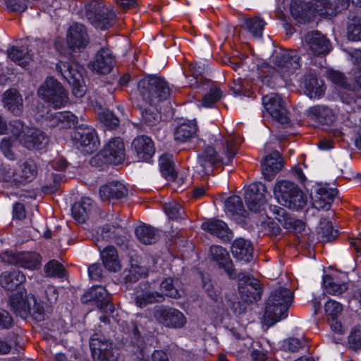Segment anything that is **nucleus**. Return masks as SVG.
<instances>
[{"mask_svg":"<svg viewBox=\"0 0 361 361\" xmlns=\"http://www.w3.org/2000/svg\"><path fill=\"white\" fill-rule=\"evenodd\" d=\"M300 66V57L297 51L278 47L274 49L268 62L258 65V71L262 82L275 88L290 81Z\"/></svg>","mask_w":361,"mask_h":361,"instance_id":"1","label":"nucleus"},{"mask_svg":"<svg viewBox=\"0 0 361 361\" xmlns=\"http://www.w3.org/2000/svg\"><path fill=\"white\" fill-rule=\"evenodd\" d=\"M240 138L231 136L225 142L216 140L214 147H207L198 154L197 161L204 173L212 171L214 166L219 164H230L237 153Z\"/></svg>","mask_w":361,"mask_h":361,"instance_id":"2","label":"nucleus"},{"mask_svg":"<svg viewBox=\"0 0 361 361\" xmlns=\"http://www.w3.org/2000/svg\"><path fill=\"white\" fill-rule=\"evenodd\" d=\"M293 301V293L287 288L279 287L274 290L266 304L264 317L270 320L269 325L288 317V310Z\"/></svg>","mask_w":361,"mask_h":361,"instance_id":"3","label":"nucleus"},{"mask_svg":"<svg viewBox=\"0 0 361 361\" xmlns=\"http://www.w3.org/2000/svg\"><path fill=\"white\" fill-rule=\"evenodd\" d=\"M137 90L142 99L149 105L145 107L142 112V117L145 123L154 126L156 125L157 114L158 109L157 107L158 98V78L155 76H148L140 80L137 85Z\"/></svg>","mask_w":361,"mask_h":361,"instance_id":"4","label":"nucleus"},{"mask_svg":"<svg viewBox=\"0 0 361 361\" xmlns=\"http://www.w3.org/2000/svg\"><path fill=\"white\" fill-rule=\"evenodd\" d=\"M11 133L19 142L29 149H41L48 144L47 135L41 130L28 127L19 120L10 123Z\"/></svg>","mask_w":361,"mask_h":361,"instance_id":"5","label":"nucleus"},{"mask_svg":"<svg viewBox=\"0 0 361 361\" xmlns=\"http://www.w3.org/2000/svg\"><path fill=\"white\" fill-rule=\"evenodd\" d=\"M10 306L14 313L23 319L29 315L37 322L44 319L43 305L37 302L34 295H26L25 292L18 291L13 294L10 297Z\"/></svg>","mask_w":361,"mask_h":361,"instance_id":"6","label":"nucleus"},{"mask_svg":"<svg viewBox=\"0 0 361 361\" xmlns=\"http://www.w3.org/2000/svg\"><path fill=\"white\" fill-rule=\"evenodd\" d=\"M274 195L279 204L290 209H302L307 204L306 196L290 181H278L274 188Z\"/></svg>","mask_w":361,"mask_h":361,"instance_id":"7","label":"nucleus"},{"mask_svg":"<svg viewBox=\"0 0 361 361\" xmlns=\"http://www.w3.org/2000/svg\"><path fill=\"white\" fill-rule=\"evenodd\" d=\"M37 94L39 98L54 109L64 107L69 102L67 90L52 77L47 78L39 86Z\"/></svg>","mask_w":361,"mask_h":361,"instance_id":"8","label":"nucleus"},{"mask_svg":"<svg viewBox=\"0 0 361 361\" xmlns=\"http://www.w3.org/2000/svg\"><path fill=\"white\" fill-rule=\"evenodd\" d=\"M85 15L89 22L100 30L108 29L116 22L115 13L106 7L100 0H90L87 3Z\"/></svg>","mask_w":361,"mask_h":361,"instance_id":"9","label":"nucleus"},{"mask_svg":"<svg viewBox=\"0 0 361 361\" xmlns=\"http://www.w3.org/2000/svg\"><path fill=\"white\" fill-rule=\"evenodd\" d=\"M56 69L72 86L73 95L77 98L82 97L86 92V86L83 81L82 67L74 61H60L56 65Z\"/></svg>","mask_w":361,"mask_h":361,"instance_id":"10","label":"nucleus"},{"mask_svg":"<svg viewBox=\"0 0 361 361\" xmlns=\"http://www.w3.org/2000/svg\"><path fill=\"white\" fill-rule=\"evenodd\" d=\"M125 157L126 149L123 140L120 137H114L104 145L100 153L90 159V164L100 166V161L104 164H119L124 161Z\"/></svg>","mask_w":361,"mask_h":361,"instance_id":"11","label":"nucleus"},{"mask_svg":"<svg viewBox=\"0 0 361 361\" xmlns=\"http://www.w3.org/2000/svg\"><path fill=\"white\" fill-rule=\"evenodd\" d=\"M351 61L354 64L351 74L355 84L351 87L347 82L344 75L338 71H331L328 74L329 80L338 87L351 91L350 95L356 89H361V49H353L349 53Z\"/></svg>","mask_w":361,"mask_h":361,"instance_id":"12","label":"nucleus"},{"mask_svg":"<svg viewBox=\"0 0 361 361\" xmlns=\"http://www.w3.org/2000/svg\"><path fill=\"white\" fill-rule=\"evenodd\" d=\"M268 195L264 184L258 182L249 185L244 193L245 202L248 209L255 213L264 210Z\"/></svg>","mask_w":361,"mask_h":361,"instance_id":"13","label":"nucleus"},{"mask_svg":"<svg viewBox=\"0 0 361 361\" xmlns=\"http://www.w3.org/2000/svg\"><path fill=\"white\" fill-rule=\"evenodd\" d=\"M239 294L245 302H254L261 298L262 288L255 279L246 272H240L238 274Z\"/></svg>","mask_w":361,"mask_h":361,"instance_id":"14","label":"nucleus"},{"mask_svg":"<svg viewBox=\"0 0 361 361\" xmlns=\"http://www.w3.org/2000/svg\"><path fill=\"white\" fill-rule=\"evenodd\" d=\"M1 258L4 262L30 270L38 269L41 266L40 256L33 252H11L6 251L1 254Z\"/></svg>","mask_w":361,"mask_h":361,"instance_id":"15","label":"nucleus"},{"mask_svg":"<svg viewBox=\"0 0 361 361\" xmlns=\"http://www.w3.org/2000/svg\"><path fill=\"white\" fill-rule=\"evenodd\" d=\"M73 140L78 148L85 154L93 152L99 145L95 130L91 128H81L75 130Z\"/></svg>","mask_w":361,"mask_h":361,"instance_id":"16","label":"nucleus"},{"mask_svg":"<svg viewBox=\"0 0 361 361\" xmlns=\"http://www.w3.org/2000/svg\"><path fill=\"white\" fill-rule=\"evenodd\" d=\"M262 104L266 111L276 121L281 123L288 122L286 110L281 97L276 93L263 96Z\"/></svg>","mask_w":361,"mask_h":361,"instance_id":"17","label":"nucleus"},{"mask_svg":"<svg viewBox=\"0 0 361 361\" xmlns=\"http://www.w3.org/2000/svg\"><path fill=\"white\" fill-rule=\"evenodd\" d=\"M304 40L305 46L315 56H324L331 50L329 40L319 31L307 32Z\"/></svg>","mask_w":361,"mask_h":361,"instance_id":"18","label":"nucleus"},{"mask_svg":"<svg viewBox=\"0 0 361 361\" xmlns=\"http://www.w3.org/2000/svg\"><path fill=\"white\" fill-rule=\"evenodd\" d=\"M37 174L36 165L33 161H25L22 164L20 169L15 171L8 169L4 176L6 182H13L15 184L31 181Z\"/></svg>","mask_w":361,"mask_h":361,"instance_id":"19","label":"nucleus"},{"mask_svg":"<svg viewBox=\"0 0 361 361\" xmlns=\"http://www.w3.org/2000/svg\"><path fill=\"white\" fill-rule=\"evenodd\" d=\"M336 195L337 190L336 189L329 188L326 185H318L314 190V192L311 195L312 205L318 210H329Z\"/></svg>","mask_w":361,"mask_h":361,"instance_id":"20","label":"nucleus"},{"mask_svg":"<svg viewBox=\"0 0 361 361\" xmlns=\"http://www.w3.org/2000/svg\"><path fill=\"white\" fill-rule=\"evenodd\" d=\"M133 150L139 161H148L155 153L152 140L145 135L136 137L132 142Z\"/></svg>","mask_w":361,"mask_h":361,"instance_id":"21","label":"nucleus"},{"mask_svg":"<svg viewBox=\"0 0 361 361\" xmlns=\"http://www.w3.org/2000/svg\"><path fill=\"white\" fill-rule=\"evenodd\" d=\"M269 209L274 219L285 228L297 233H300L305 229L304 222L292 218L286 213L285 209L276 205H270Z\"/></svg>","mask_w":361,"mask_h":361,"instance_id":"22","label":"nucleus"},{"mask_svg":"<svg viewBox=\"0 0 361 361\" xmlns=\"http://www.w3.org/2000/svg\"><path fill=\"white\" fill-rule=\"evenodd\" d=\"M67 43L72 49H84L89 42L85 27L80 23L73 24L67 32Z\"/></svg>","mask_w":361,"mask_h":361,"instance_id":"23","label":"nucleus"},{"mask_svg":"<svg viewBox=\"0 0 361 361\" xmlns=\"http://www.w3.org/2000/svg\"><path fill=\"white\" fill-rule=\"evenodd\" d=\"M115 63V59L109 49H101L95 54L92 63V68L101 74L109 73Z\"/></svg>","mask_w":361,"mask_h":361,"instance_id":"24","label":"nucleus"},{"mask_svg":"<svg viewBox=\"0 0 361 361\" xmlns=\"http://www.w3.org/2000/svg\"><path fill=\"white\" fill-rule=\"evenodd\" d=\"M305 94L310 99H319L325 92L324 84L314 74L305 75L301 82Z\"/></svg>","mask_w":361,"mask_h":361,"instance_id":"25","label":"nucleus"},{"mask_svg":"<svg viewBox=\"0 0 361 361\" xmlns=\"http://www.w3.org/2000/svg\"><path fill=\"white\" fill-rule=\"evenodd\" d=\"M347 278L345 273L324 275L323 276V286L326 292L334 295L342 294L348 289V285L345 282Z\"/></svg>","mask_w":361,"mask_h":361,"instance_id":"26","label":"nucleus"},{"mask_svg":"<svg viewBox=\"0 0 361 361\" xmlns=\"http://www.w3.org/2000/svg\"><path fill=\"white\" fill-rule=\"evenodd\" d=\"M85 297L95 301L97 307L104 312L106 313L114 312V307L110 302L109 293L103 286H93L85 295Z\"/></svg>","mask_w":361,"mask_h":361,"instance_id":"27","label":"nucleus"},{"mask_svg":"<svg viewBox=\"0 0 361 361\" xmlns=\"http://www.w3.org/2000/svg\"><path fill=\"white\" fill-rule=\"evenodd\" d=\"M262 173L266 180H271L281 169L282 161L280 153L274 150L267 155L261 162Z\"/></svg>","mask_w":361,"mask_h":361,"instance_id":"28","label":"nucleus"},{"mask_svg":"<svg viewBox=\"0 0 361 361\" xmlns=\"http://www.w3.org/2000/svg\"><path fill=\"white\" fill-rule=\"evenodd\" d=\"M201 227L204 231L225 241L230 240L233 237V233L227 224L220 219H211L203 222Z\"/></svg>","mask_w":361,"mask_h":361,"instance_id":"29","label":"nucleus"},{"mask_svg":"<svg viewBox=\"0 0 361 361\" xmlns=\"http://www.w3.org/2000/svg\"><path fill=\"white\" fill-rule=\"evenodd\" d=\"M308 117L322 125H330L336 120L334 111L325 105H314L307 110Z\"/></svg>","mask_w":361,"mask_h":361,"instance_id":"30","label":"nucleus"},{"mask_svg":"<svg viewBox=\"0 0 361 361\" xmlns=\"http://www.w3.org/2000/svg\"><path fill=\"white\" fill-rule=\"evenodd\" d=\"M212 258L219 267L224 269L230 279L235 278L233 272V263L227 251L221 246L212 245L210 247Z\"/></svg>","mask_w":361,"mask_h":361,"instance_id":"31","label":"nucleus"},{"mask_svg":"<svg viewBox=\"0 0 361 361\" xmlns=\"http://www.w3.org/2000/svg\"><path fill=\"white\" fill-rule=\"evenodd\" d=\"M169 327L181 328L186 323V318L179 310L171 307L159 308V319Z\"/></svg>","mask_w":361,"mask_h":361,"instance_id":"32","label":"nucleus"},{"mask_svg":"<svg viewBox=\"0 0 361 361\" xmlns=\"http://www.w3.org/2000/svg\"><path fill=\"white\" fill-rule=\"evenodd\" d=\"M128 195L126 185L118 181H112L103 185L99 189V195L102 200L124 198Z\"/></svg>","mask_w":361,"mask_h":361,"instance_id":"33","label":"nucleus"},{"mask_svg":"<svg viewBox=\"0 0 361 361\" xmlns=\"http://www.w3.org/2000/svg\"><path fill=\"white\" fill-rule=\"evenodd\" d=\"M90 347L95 361L116 355L111 343L106 339L102 340L97 337H92L90 339Z\"/></svg>","mask_w":361,"mask_h":361,"instance_id":"34","label":"nucleus"},{"mask_svg":"<svg viewBox=\"0 0 361 361\" xmlns=\"http://www.w3.org/2000/svg\"><path fill=\"white\" fill-rule=\"evenodd\" d=\"M51 127L59 128H70L78 124V117L71 111L56 112L47 116Z\"/></svg>","mask_w":361,"mask_h":361,"instance_id":"35","label":"nucleus"},{"mask_svg":"<svg viewBox=\"0 0 361 361\" xmlns=\"http://www.w3.org/2000/svg\"><path fill=\"white\" fill-rule=\"evenodd\" d=\"M252 245L250 240L238 238L232 244L233 256L239 261L250 262L252 258Z\"/></svg>","mask_w":361,"mask_h":361,"instance_id":"36","label":"nucleus"},{"mask_svg":"<svg viewBox=\"0 0 361 361\" xmlns=\"http://www.w3.org/2000/svg\"><path fill=\"white\" fill-rule=\"evenodd\" d=\"M292 16L299 23H306L314 17V12L307 3L300 0H292L290 3Z\"/></svg>","mask_w":361,"mask_h":361,"instance_id":"37","label":"nucleus"},{"mask_svg":"<svg viewBox=\"0 0 361 361\" xmlns=\"http://www.w3.org/2000/svg\"><path fill=\"white\" fill-rule=\"evenodd\" d=\"M4 105L15 115H20L23 111V99L15 89H11L4 92L3 97Z\"/></svg>","mask_w":361,"mask_h":361,"instance_id":"38","label":"nucleus"},{"mask_svg":"<svg viewBox=\"0 0 361 361\" xmlns=\"http://www.w3.org/2000/svg\"><path fill=\"white\" fill-rule=\"evenodd\" d=\"M8 54L12 61L23 68H26L31 62L39 60L38 57H35L34 54L30 55L27 48L24 47H11L8 49Z\"/></svg>","mask_w":361,"mask_h":361,"instance_id":"39","label":"nucleus"},{"mask_svg":"<svg viewBox=\"0 0 361 361\" xmlns=\"http://www.w3.org/2000/svg\"><path fill=\"white\" fill-rule=\"evenodd\" d=\"M159 171L161 176L168 182L176 181L177 173L171 154L164 153L159 156Z\"/></svg>","mask_w":361,"mask_h":361,"instance_id":"40","label":"nucleus"},{"mask_svg":"<svg viewBox=\"0 0 361 361\" xmlns=\"http://www.w3.org/2000/svg\"><path fill=\"white\" fill-rule=\"evenodd\" d=\"M93 209V201L89 197H82L72 207V215L79 223H84Z\"/></svg>","mask_w":361,"mask_h":361,"instance_id":"41","label":"nucleus"},{"mask_svg":"<svg viewBox=\"0 0 361 361\" xmlns=\"http://www.w3.org/2000/svg\"><path fill=\"white\" fill-rule=\"evenodd\" d=\"M25 276L18 270L5 271L0 279L1 286L8 290H13L25 281Z\"/></svg>","mask_w":361,"mask_h":361,"instance_id":"42","label":"nucleus"},{"mask_svg":"<svg viewBox=\"0 0 361 361\" xmlns=\"http://www.w3.org/2000/svg\"><path fill=\"white\" fill-rule=\"evenodd\" d=\"M197 130L195 121L184 122L176 127L174 131V140L177 142H185L195 135Z\"/></svg>","mask_w":361,"mask_h":361,"instance_id":"43","label":"nucleus"},{"mask_svg":"<svg viewBox=\"0 0 361 361\" xmlns=\"http://www.w3.org/2000/svg\"><path fill=\"white\" fill-rule=\"evenodd\" d=\"M101 257L104 267L110 271L116 272L121 269L120 262L118 260V255L116 248L113 246H107L101 252Z\"/></svg>","mask_w":361,"mask_h":361,"instance_id":"44","label":"nucleus"},{"mask_svg":"<svg viewBox=\"0 0 361 361\" xmlns=\"http://www.w3.org/2000/svg\"><path fill=\"white\" fill-rule=\"evenodd\" d=\"M178 279L173 280L171 278L166 279L159 285V297L161 295L170 298H180L184 294V290L179 288Z\"/></svg>","mask_w":361,"mask_h":361,"instance_id":"45","label":"nucleus"},{"mask_svg":"<svg viewBox=\"0 0 361 361\" xmlns=\"http://www.w3.org/2000/svg\"><path fill=\"white\" fill-rule=\"evenodd\" d=\"M135 233L137 240L145 245H150L156 242V231L147 224L137 226Z\"/></svg>","mask_w":361,"mask_h":361,"instance_id":"46","label":"nucleus"},{"mask_svg":"<svg viewBox=\"0 0 361 361\" xmlns=\"http://www.w3.org/2000/svg\"><path fill=\"white\" fill-rule=\"evenodd\" d=\"M163 210L169 219L178 221L185 218L184 209L179 203L171 201L163 205Z\"/></svg>","mask_w":361,"mask_h":361,"instance_id":"47","label":"nucleus"},{"mask_svg":"<svg viewBox=\"0 0 361 361\" xmlns=\"http://www.w3.org/2000/svg\"><path fill=\"white\" fill-rule=\"evenodd\" d=\"M307 4H309L310 8L314 12V16L316 14L322 16H331L336 15V11L328 0H311Z\"/></svg>","mask_w":361,"mask_h":361,"instance_id":"48","label":"nucleus"},{"mask_svg":"<svg viewBox=\"0 0 361 361\" xmlns=\"http://www.w3.org/2000/svg\"><path fill=\"white\" fill-rule=\"evenodd\" d=\"M223 97V92L217 86L213 85L209 87L202 99V106L204 108H212Z\"/></svg>","mask_w":361,"mask_h":361,"instance_id":"49","label":"nucleus"},{"mask_svg":"<svg viewBox=\"0 0 361 361\" xmlns=\"http://www.w3.org/2000/svg\"><path fill=\"white\" fill-rule=\"evenodd\" d=\"M225 207L226 211L232 215H243L245 212L241 199L237 195L228 197L225 202Z\"/></svg>","mask_w":361,"mask_h":361,"instance_id":"50","label":"nucleus"},{"mask_svg":"<svg viewBox=\"0 0 361 361\" xmlns=\"http://www.w3.org/2000/svg\"><path fill=\"white\" fill-rule=\"evenodd\" d=\"M265 22L259 18H252L246 20L245 26L248 31L257 38H262Z\"/></svg>","mask_w":361,"mask_h":361,"instance_id":"51","label":"nucleus"},{"mask_svg":"<svg viewBox=\"0 0 361 361\" xmlns=\"http://www.w3.org/2000/svg\"><path fill=\"white\" fill-rule=\"evenodd\" d=\"M348 37L353 41L361 39V16L357 15L350 20L348 25Z\"/></svg>","mask_w":361,"mask_h":361,"instance_id":"52","label":"nucleus"},{"mask_svg":"<svg viewBox=\"0 0 361 361\" xmlns=\"http://www.w3.org/2000/svg\"><path fill=\"white\" fill-rule=\"evenodd\" d=\"M190 68L194 77L190 80V85L191 87H195L196 88L205 90L206 88L204 87V86L207 85L208 82H202V80L199 82L198 79L197 78V76L201 75L203 73L204 71V65L195 63L191 65Z\"/></svg>","mask_w":361,"mask_h":361,"instance_id":"53","label":"nucleus"},{"mask_svg":"<svg viewBox=\"0 0 361 361\" xmlns=\"http://www.w3.org/2000/svg\"><path fill=\"white\" fill-rule=\"evenodd\" d=\"M44 271L49 276L62 277L65 275L63 266L56 260H51L44 267Z\"/></svg>","mask_w":361,"mask_h":361,"instance_id":"54","label":"nucleus"},{"mask_svg":"<svg viewBox=\"0 0 361 361\" xmlns=\"http://www.w3.org/2000/svg\"><path fill=\"white\" fill-rule=\"evenodd\" d=\"M98 116L100 121L108 128H113L119 124L118 118L109 110L101 111Z\"/></svg>","mask_w":361,"mask_h":361,"instance_id":"55","label":"nucleus"},{"mask_svg":"<svg viewBox=\"0 0 361 361\" xmlns=\"http://www.w3.org/2000/svg\"><path fill=\"white\" fill-rule=\"evenodd\" d=\"M157 293L146 292L136 296L135 304L137 307L144 308L155 302L157 301Z\"/></svg>","mask_w":361,"mask_h":361,"instance_id":"56","label":"nucleus"},{"mask_svg":"<svg viewBox=\"0 0 361 361\" xmlns=\"http://www.w3.org/2000/svg\"><path fill=\"white\" fill-rule=\"evenodd\" d=\"M343 310L342 305L334 300H329L324 305V310L331 319L337 318Z\"/></svg>","mask_w":361,"mask_h":361,"instance_id":"57","label":"nucleus"},{"mask_svg":"<svg viewBox=\"0 0 361 361\" xmlns=\"http://www.w3.org/2000/svg\"><path fill=\"white\" fill-rule=\"evenodd\" d=\"M320 230V237L325 241H331L337 235V231L334 229L332 224L329 221L321 223Z\"/></svg>","mask_w":361,"mask_h":361,"instance_id":"58","label":"nucleus"},{"mask_svg":"<svg viewBox=\"0 0 361 361\" xmlns=\"http://www.w3.org/2000/svg\"><path fill=\"white\" fill-rule=\"evenodd\" d=\"M302 346L301 341L297 338H289L283 341L282 348L286 351L297 352Z\"/></svg>","mask_w":361,"mask_h":361,"instance_id":"59","label":"nucleus"},{"mask_svg":"<svg viewBox=\"0 0 361 361\" xmlns=\"http://www.w3.org/2000/svg\"><path fill=\"white\" fill-rule=\"evenodd\" d=\"M13 140L10 137H4L0 143V149L5 157L8 159H13L14 154L12 151Z\"/></svg>","mask_w":361,"mask_h":361,"instance_id":"60","label":"nucleus"},{"mask_svg":"<svg viewBox=\"0 0 361 361\" xmlns=\"http://www.w3.org/2000/svg\"><path fill=\"white\" fill-rule=\"evenodd\" d=\"M7 8L15 12H24L27 9L26 0H5Z\"/></svg>","mask_w":361,"mask_h":361,"instance_id":"61","label":"nucleus"},{"mask_svg":"<svg viewBox=\"0 0 361 361\" xmlns=\"http://www.w3.org/2000/svg\"><path fill=\"white\" fill-rule=\"evenodd\" d=\"M203 287L207 292L209 297L215 302L222 303V298L219 296V293L214 289L212 284L210 283L209 281H206L204 278H202Z\"/></svg>","mask_w":361,"mask_h":361,"instance_id":"62","label":"nucleus"},{"mask_svg":"<svg viewBox=\"0 0 361 361\" xmlns=\"http://www.w3.org/2000/svg\"><path fill=\"white\" fill-rule=\"evenodd\" d=\"M171 92L169 84L164 78L159 76V102L167 99L170 97Z\"/></svg>","mask_w":361,"mask_h":361,"instance_id":"63","label":"nucleus"},{"mask_svg":"<svg viewBox=\"0 0 361 361\" xmlns=\"http://www.w3.org/2000/svg\"><path fill=\"white\" fill-rule=\"evenodd\" d=\"M349 344L353 348H361V331L355 327L348 336Z\"/></svg>","mask_w":361,"mask_h":361,"instance_id":"64","label":"nucleus"}]
</instances>
